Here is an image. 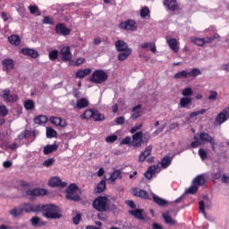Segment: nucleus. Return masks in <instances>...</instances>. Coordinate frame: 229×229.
<instances>
[{
	"label": "nucleus",
	"instance_id": "nucleus-36",
	"mask_svg": "<svg viewBox=\"0 0 229 229\" xmlns=\"http://www.w3.org/2000/svg\"><path fill=\"white\" fill-rule=\"evenodd\" d=\"M47 120H48L47 117L44 114H40L34 117L35 124H46Z\"/></svg>",
	"mask_w": 229,
	"mask_h": 229
},
{
	"label": "nucleus",
	"instance_id": "nucleus-14",
	"mask_svg": "<svg viewBox=\"0 0 229 229\" xmlns=\"http://www.w3.org/2000/svg\"><path fill=\"white\" fill-rule=\"evenodd\" d=\"M170 214L171 213L169 211H166L162 214V217L165 221V224L168 225L169 226H176V225H178V222L173 219V216H171Z\"/></svg>",
	"mask_w": 229,
	"mask_h": 229
},
{
	"label": "nucleus",
	"instance_id": "nucleus-37",
	"mask_svg": "<svg viewBox=\"0 0 229 229\" xmlns=\"http://www.w3.org/2000/svg\"><path fill=\"white\" fill-rule=\"evenodd\" d=\"M94 111L95 109H88L86 110L81 115V119H93L94 117Z\"/></svg>",
	"mask_w": 229,
	"mask_h": 229
},
{
	"label": "nucleus",
	"instance_id": "nucleus-29",
	"mask_svg": "<svg viewBox=\"0 0 229 229\" xmlns=\"http://www.w3.org/2000/svg\"><path fill=\"white\" fill-rule=\"evenodd\" d=\"M228 121V116L226 115V111L220 112L216 117V122L218 123V124H223V123H226Z\"/></svg>",
	"mask_w": 229,
	"mask_h": 229
},
{
	"label": "nucleus",
	"instance_id": "nucleus-31",
	"mask_svg": "<svg viewBox=\"0 0 229 229\" xmlns=\"http://www.w3.org/2000/svg\"><path fill=\"white\" fill-rule=\"evenodd\" d=\"M191 183L195 184L199 188L205 185V176L203 174L196 176Z\"/></svg>",
	"mask_w": 229,
	"mask_h": 229
},
{
	"label": "nucleus",
	"instance_id": "nucleus-5",
	"mask_svg": "<svg viewBox=\"0 0 229 229\" xmlns=\"http://www.w3.org/2000/svg\"><path fill=\"white\" fill-rule=\"evenodd\" d=\"M47 190L44 188H33L32 190L26 191V196H31L32 198H38L41 196H47Z\"/></svg>",
	"mask_w": 229,
	"mask_h": 229
},
{
	"label": "nucleus",
	"instance_id": "nucleus-40",
	"mask_svg": "<svg viewBox=\"0 0 229 229\" xmlns=\"http://www.w3.org/2000/svg\"><path fill=\"white\" fill-rule=\"evenodd\" d=\"M58 132L53 127H47V139H55Z\"/></svg>",
	"mask_w": 229,
	"mask_h": 229
},
{
	"label": "nucleus",
	"instance_id": "nucleus-57",
	"mask_svg": "<svg viewBox=\"0 0 229 229\" xmlns=\"http://www.w3.org/2000/svg\"><path fill=\"white\" fill-rule=\"evenodd\" d=\"M217 91L210 90L208 99H209V101H216V99H217Z\"/></svg>",
	"mask_w": 229,
	"mask_h": 229
},
{
	"label": "nucleus",
	"instance_id": "nucleus-26",
	"mask_svg": "<svg viewBox=\"0 0 229 229\" xmlns=\"http://www.w3.org/2000/svg\"><path fill=\"white\" fill-rule=\"evenodd\" d=\"M179 105L181 108H189L192 105V98L189 97H183L180 99Z\"/></svg>",
	"mask_w": 229,
	"mask_h": 229
},
{
	"label": "nucleus",
	"instance_id": "nucleus-49",
	"mask_svg": "<svg viewBox=\"0 0 229 229\" xmlns=\"http://www.w3.org/2000/svg\"><path fill=\"white\" fill-rule=\"evenodd\" d=\"M193 140L194 141L191 143V148L195 149V148L201 146V141H199V138L198 137V134L193 136Z\"/></svg>",
	"mask_w": 229,
	"mask_h": 229
},
{
	"label": "nucleus",
	"instance_id": "nucleus-63",
	"mask_svg": "<svg viewBox=\"0 0 229 229\" xmlns=\"http://www.w3.org/2000/svg\"><path fill=\"white\" fill-rule=\"evenodd\" d=\"M42 22L43 24H50L51 26L55 24V21H53V20L51 19V16H45Z\"/></svg>",
	"mask_w": 229,
	"mask_h": 229
},
{
	"label": "nucleus",
	"instance_id": "nucleus-25",
	"mask_svg": "<svg viewBox=\"0 0 229 229\" xmlns=\"http://www.w3.org/2000/svg\"><path fill=\"white\" fill-rule=\"evenodd\" d=\"M151 151H153V147L148 146L145 148L143 152L140 154L139 161L140 162H144L149 155H151Z\"/></svg>",
	"mask_w": 229,
	"mask_h": 229
},
{
	"label": "nucleus",
	"instance_id": "nucleus-19",
	"mask_svg": "<svg viewBox=\"0 0 229 229\" xmlns=\"http://www.w3.org/2000/svg\"><path fill=\"white\" fill-rule=\"evenodd\" d=\"M10 216H12V217L13 219H17L19 217H21V216H22L24 214V212L22 211V207L20 205L19 207H15L13 208H12L9 211Z\"/></svg>",
	"mask_w": 229,
	"mask_h": 229
},
{
	"label": "nucleus",
	"instance_id": "nucleus-54",
	"mask_svg": "<svg viewBox=\"0 0 229 229\" xmlns=\"http://www.w3.org/2000/svg\"><path fill=\"white\" fill-rule=\"evenodd\" d=\"M54 165H55V158L53 157L48 158L43 162L44 167H53Z\"/></svg>",
	"mask_w": 229,
	"mask_h": 229
},
{
	"label": "nucleus",
	"instance_id": "nucleus-44",
	"mask_svg": "<svg viewBox=\"0 0 229 229\" xmlns=\"http://www.w3.org/2000/svg\"><path fill=\"white\" fill-rule=\"evenodd\" d=\"M93 120L96 122L105 121V114L99 113V111L95 109V111L93 113Z\"/></svg>",
	"mask_w": 229,
	"mask_h": 229
},
{
	"label": "nucleus",
	"instance_id": "nucleus-9",
	"mask_svg": "<svg viewBox=\"0 0 229 229\" xmlns=\"http://www.w3.org/2000/svg\"><path fill=\"white\" fill-rule=\"evenodd\" d=\"M144 140L142 139V131H138L132 135L131 146L133 148H140Z\"/></svg>",
	"mask_w": 229,
	"mask_h": 229
},
{
	"label": "nucleus",
	"instance_id": "nucleus-22",
	"mask_svg": "<svg viewBox=\"0 0 229 229\" xmlns=\"http://www.w3.org/2000/svg\"><path fill=\"white\" fill-rule=\"evenodd\" d=\"M92 72V69L90 68H86V69H81L76 72L75 73V78H79V80H83L85 76H89Z\"/></svg>",
	"mask_w": 229,
	"mask_h": 229
},
{
	"label": "nucleus",
	"instance_id": "nucleus-51",
	"mask_svg": "<svg viewBox=\"0 0 229 229\" xmlns=\"http://www.w3.org/2000/svg\"><path fill=\"white\" fill-rule=\"evenodd\" d=\"M121 173V170H114L110 175V180L115 182L117 178H123Z\"/></svg>",
	"mask_w": 229,
	"mask_h": 229
},
{
	"label": "nucleus",
	"instance_id": "nucleus-17",
	"mask_svg": "<svg viewBox=\"0 0 229 229\" xmlns=\"http://www.w3.org/2000/svg\"><path fill=\"white\" fill-rule=\"evenodd\" d=\"M114 46L116 51H118L119 53L130 51V49H131L128 47V43L124 42L123 40H117L114 43Z\"/></svg>",
	"mask_w": 229,
	"mask_h": 229
},
{
	"label": "nucleus",
	"instance_id": "nucleus-50",
	"mask_svg": "<svg viewBox=\"0 0 229 229\" xmlns=\"http://www.w3.org/2000/svg\"><path fill=\"white\" fill-rule=\"evenodd\" d=\"M204 114H207V109L192 112L190 114V119H194V117H198V115H204Z\"/></svg>",
	"mask_w": 229,
	"mask_h": 229
},
{
	"label": "nucleus",
	"instance_id": "nucleus-13",
	"mask_svg": "<svg viewBox=\"0 0 229 229\" xmlns=\"http://www.w3.org/2000/svg\"><path fill=\"white\" fill-rule=\"evenodd\" d=\"M21 55H24L25 56H30V58H38L40 55L38 54V51L33 49V48H28L24 47L21 49Z\"/></svg>",
	"mask_w": 229,
	"mask_h": 229
},
{
	"label": "nucleus",
	"instance_id": "nucleus-35",
	"mask_svg": "<svg viewBox=\"0 0 229 229\" xmlns=\"http://www.w3.org/2000/svg\"><path fill=\"white\" fill-rule=\"evenodd\" d=\"M89 106V100L85 98H82L77 100L76 107L81 110V108H87Z\"/></svg>",
	"mask_w": 229,
	"mask_h": 229
},
{
	"label": "nucleus",
	"instance_id": "nucleus-61",
	"mask_svg": "<svg viewBox=\"0 0 229 229\" xmlns=\"http://www.w3.org/2000/svg\"><path fill=\"white\" fill-rule=\"evenodd\" d=\"M30 223H31L32 226H38V225L40 224V217L33 216L30 219Z\"/></svg>",
	"mask_w": 229,
	"mask_h": 229
},
{
	"label": "nucleus",
	"instance_id": "nucleus-12",
	"mask_svg": "<svg viewBox=\"0 0 229 229\" xmlns=\"http://www.w3.org/2000/svg\"><path fill=\"white\" fill-rule=\"evenodd\" d=\"M2 66L4 72H8L15 67V62L13 59L11 58H5L2 61Z\"/></svg>",
	"mask_w": 229,
	"mask_h": 229
},
{
	"label": "nucleus",
	"instance_id": "nucleus-64",
	"mask_svg": "<svg viewBox=\"0 0 229 229\" xmlns=\"http://www.w3.org/2000/svg\"><path fill=\"white\" fill-rule=\"evenodd\" d=\"M221 175H222V172L220 168H218L216 173H213L211 174V177L213 178V180H219V178H221Z\"/></svg>",
	"mask_w": 229,
	"mask_h": 229
},
{
	"label": "nucleus",
	"instance_id": "nucleus-58",
	"mask_svg": "<svg viewBox=\"0 0 229 229\" xmlns=\"http://www.w3.org/2000/svg\"><path fill=\"white\" fill-rule=\"evenodd\" d=\"M192 94H194V92L192 91V88H185L182 90V96H184V98H188L189 96H192Z\"/></svg>",
	"mask_w": 229,
	"mask_h": 229
},
{
	"label": "nucleus",
	"instance_id": "nucleus-59",
	"mask_svg": "<svg viewBox=\"0 0 229 229\" xmlns=\"http://www.w3.org/2000/svg\"><path fill=\"white\" fill-rule=\"evenodd\" d=\"M121 145H127V146H131V138L130 136H126L123 138L121 142Z\"/></svg>",
	"mask_w": 229,
	"mask_h": 229
},
{
	"label": "nucleus",
	"instance_id": "nucleus-56",
	"mask_svg": "<svg viewBox=\"0 0 229 229\" xmlns=\"http://www.w3.org/2000/svg\"><path fill=\"white\" fill-rule=\"evenodd\" d=\"M199 156L200 157L201 160H207L208 157V152L207 150L200 148L199 149Z\"/></svg>",
	"mask_w": 229,
	"mask_h": 229
},
{
	"label": "nucleus",
	"instance_id": "nucleus-43",
	"mask_svg": "<svg viewBox=\"0 0 229 229\" xmlns=\"http://www.w3.org/2000/svg\"><path fill=\"white\" fill-rule=\"evenodd\" d=\"M174 78L175 80H182L184 78H189V72L183 70L182 72H178L174 74Z\"/></svg>",
	"mask_w": 229,
	"mask_h": 229
},
{
	"label": "nucleus",
	"instance_id": "nucleus-28",
	"mask_svg": "<svg viewBox=\"0 0 229 229\" xmlns=\"http://www.w3.org/2000/svg\"><path fill=\"white\" fill-rule=\"evenodd\" d=\"M167 44L174 53H178V51H180V47H178V41L176 38L168 39Z\"/></svg>",
	"mask_w": 229,
	"mask_h": 229
},
{
	"label": "nucleus",
	"instance_id": "nucleus-62",
	"mask_svg": "<svg viewBox=\"0 0 229 229\" xmlns=\"http://www.w3.org/2000/svg\"><path fill=\"white\" fill-rule=\"evenodd\" d=\"M115 140H117V135H115V134L107 136L106 138V142H108L110 144H112L113 142H115Z\"/></svg>",
	"mask_w": 229,
	"mask_h": 229
},
{
	"label": "nucleus",
	"instance_id": "nucleus-45",
	"mask_svg": "<svg viewBox=\"0 0 229 229\" xmlns=\"http://www.w3.org/2000/svg\"><path fill=\"white\" fill-rule=\"evenodd\" d=\"M131 49H129L125 52H122L118 55V60L120 62H124V60H126V58H128V56H130L131 55Z\"/></svg>",
	"mask_w": 229,
	"mask_h": 229
},
{
	"label": "nucleus",
	"instance_id": "nucleus-53",
	"mask_svg": "<svg viewBox=\"0 0 229 229\" xmlns=\"http://www.w3.org/2000/svg\"><path fill=\"white\" fill-rule=\"evenodd\" d=\"M29 10H30V13H32V14L37 13L38 16L42 15V12H40V10H38V6H37V5L29 6Z\"/></svg>",
	"mask_w": 229,
	"mask_h": 229
},
{
	"label": "nucleus",
	"instance_id": "nucleus-24",
	"mask_svg": "<svg viewBox=\"0 0 229 229\" xmlns=\"http://www.w3.org/2000/svg\"><path fill=\"white\" fill-rule=\"evenodd\" d=\"M140 110H142V105H140V104L132 107L131 119H139V117H140V115H142V111H140Z\"/></svg>",
	"mask_w": 229,
	"mask_h": 229
},
{
	"label": "nucleus",
	"instance_id": "nucleus-39",
	"mask_svg": "<svg viewBox=\"0 0 229 229\" xmlns=\"http://www.w3.org/2000/svg\"><path fill=\"white\" fill-rule=\"evenodd\" d=\"M191 42L192 44H195L196 46H199V47L205 46V43H207L205 38H196V37H191Z\"/></svg>",
	"mask_w": 229,
	"mask_h": 229
},
{
	"label": "nucleus",
	"instance_id": "nucleus-4",
	"mask_svg": "<svg viewBox=\"0 0 229 229\" xmlns=\"http://www.w3.org/2000/svg\"><path fill=\"white\" fill-rule=\"evenodd\" d=\"M41 205L33 202H24L21 204V207L25 214H40Z\"/></svg>",
	"mask_w": 229,
	"mask_h": 229
},
{
	"label": "nucleus",
	"instance_id": "nucleus-27",
	"mask_svg": "<svg viewBox=\"0 0 229 229\" xmlns=\"http://www.w3.org/2000/svg\"><path fill=\"white\" fill-rule=\"evenodd\" d=\"M58 150V145L52 144V145H47L43 148L44 155H51V153H55V151Z\"/></svg>",
	"mask_w": 229,
	"mask_h": 229
},
{
	"label": "nucleus",
	"instance_id": "nucleus-42",
	"mask_svg": "<svg viewBox=\"0 0 229 229\" xmlns=\"http://www.w3.org/2000/svg\"><path fill=\"white\" fill-rule=\"evenodd\" d=\"M197 76H201V70L199 68H192L188 72V78H197Z\"/></svg>",
	"mask_w": 229,
	"mask_h": 229
},
{
	"label": "nucleus",
	"instance_id": "nucleus-15",
	"mask_svg": "<svg viewBox=\"0 0 229 229\" xmlns=\"http://www.w3.org/2000/svg\"><path fill=\"white\" fill-rule=\"evenodd\" d=\"M132 195L135 196L136 198H141L142 199H149V193L139 188L132 189Z\"/></svg>",
	"mask_w": 229,
	"mask_h": 229
},
{
	"label": "nucleus",
	"instance_id": "nucleus-10",
	"mask_svg": "<svg viewBox=\"0 0 229 229\" xmlns=\"http://www.w3.org/2000/svg\"><path fill=\"white\" fill-rule=\"evenodd\" d=\"M55 33L63 37H67V35H71V30L64 23H58L55 25Z\"/></svg>",
	"mask_w": 229,
	"mask_h": 229
},
{
	"label": "nucleus",
	"instance_id": "nucleus-6",
	"mask_svg": "<svg viewBox=\"0 0 229 229\" xmlns=\"http://www.w3.org/2000/svg\"><path fill=\"white\" fill-rule=\"evenodd\" d=\"M0 98H2L5 103H15L17 99H19L17 94H10V89H4L3 94L0 95Z\"/></svg>",
	"mask_w": 229,
	"mask_h": 229
},
{
	"label": "nucleus",
	"instance_id": "nucleus-18",
	"mask_svg": "<svg viewBox=\"0 0 229 229\" xmlns=\"http://www.w3.org/2000/svg\"><path fill=\"white\" fill-rule=\"evenodd\" d=\"M142 212H144V209L141 208L129 210V214L131 216H133V217H135L136 219H140V221H146V218L144 217V214H142Z\"/></svg>",
	"mask_w": 229,
	"mask_h": 229
},
{
	"label": "nucleus",
	"instance_id": "nucleus-3",
	"mask_svg": "<svg viewBox=\"0 0 229 229\" xmlns=\"http://www.w3.org/2000/svg\"><path fill=\"white\" fill-rule=\"evenodd\" d=\"M106 80H108V73L104 70H95L89 78V81H91V83H96L97 85L105 83Z\"/></svg>",
	"mask_w": 229,
	"mask_h": 229
},
{
	"label": "nucleus",
	"instance_id": "nucleus-21",
	"mask_svg": "<svg viewBox=\"0 0 229 229\" xmlns=\"http://www.w3.org/2000/svg\"><path fill=\"white\" fill-rule=\"evenodd\" d=\"M158 170V165H151L148 168V170L144 173L145 178L147 180H151L153 178V175L157 173Z\"/></svg>",
	"mask_w": 229,
	"mask_h": 229
},
{
	"label": "nucleus",
	"instance_id": "nucleus-55",
	"mask_svg": "<svg viewBox=\"0 0 229 229\" xmlns=\"http://www.w3.org/2000/svg\"><path fill=\"white\" fill-rule=\"evenodd\" d=\"M149 8H148V6H144L143 8H141V10H140V17L142 18V19H146V17L148 16V15H149Z\"/></svg>",
	"mask_w": 229,
	"mask_h": 229
},
{
	"label": "nucleus",
	"instance_id": "nucleus-48",
	"mask_svg": "<svg viewBox=\"0 0 229 229\" xmlns=\"http://www.w3.org/2000/svg\"><path fill=\"white\" fill-rule=\"evenodd\" d=\"M59 54H60V52H58V50H56V49L50 51L48 54L49 60H51V62H55V60L58 59Z\"/></svg>",
	"mask_w": 229,
	"mask_h": 229
},
{
	"label": "nucleus",
	"instance_id": "nucleus-32",
	"mask_svg": "<svg viewBox=\"0 0 229 229\" xmlns=\"http://www.w3.org/2000/svg\"><path fill=\"white\" fill-rule=\"evenodd\" d=\"M65 198L68 199V201H81V197L76 192L70 194L66 193Z\"/></svg>",
	"mask_w": 229,
	"mask_h": 229
},
{
	"label": "nucleus",
	"instance_id": "nucleus-46",
	"mask_svg": "<svg viewBox=\"0 0 229 229\" xmlns=\"http://www.w3.org/2000/svg\"><path fill=\"white\" fill-rule=\"evenodd\" d=\"M199 189V188L198 186H196L195 184H193L191 182V187L186 189V191H184V194H196V192H198Z\"/></svg>",
	"mask_w": 229,
	"mask_h": 229
},
{
	"label": "nucleus",
	"instance_id": "nucleus-34",
	"mask_svg": "<svg viewBox=\"0 0 229 229\" xmlns=\"http://www.w3.org/2000/svg\"><path fill=\"white\" fill-rule=\"evenodd\" d=\"M198 137L202 142H209L214 139L210 134L205 131L200 132Z\"/></svg>",
	"mask_w": 229,
	"mask_h": 229
},
{
	"label": "nucleus",
	"instance_id": "nucleus-60",
	"mask_svg": "<svg viewBox=\"0 0 229 229\" xmlns=\"http://www.w3.org/2000/svg\"><path fill=\"white\" fill-rule=\"evenodd\" d=\"M0 115L1 117H6V115H8V109L6 108V106H0Z\"/></svg>",
	"mask_w": 229,
	"mask_h": 229
},
{
	"label": "nucleus",
	"instance_id": "nucleus-23",
	"mask_svg": "<svg viewBox=\"0 0 229 229\" xmlns=\"http://www.w3.org/2000/svg\"><path fill=\"white\" fill-rule=\"evenodd\" d=\"M106 189V177H104L97 185V188L95 189V192L98 194H101V192H105Z\"/></svg>",
	"mask_w": 229,
	"mask_h": 229
},
{
	"label": "nucleus",
	"instance_id": "nucleus-8",
	"mask_svg": "<svg viewBox=\"0 0 229 229\" xmlns=\"http://www.w3.org/2000/svg\"><path fill=\"white\" fill-rule=\"evenodd\" d=\"M120 30H128L130 31H137V27L135 26V21L127 20L119 24Z\"/></svg>",
	"mask_w": 229,
	"mask_h": 229
},
{
	"label": "nucleus",
	"instance_id": "nucleus-11",
	"mask_svg": "<svg viewBox=\"0 0 229 229\" xmlns=\"http://www.w3.org/2000/svg\"><path fill=\"white\" fill-rule=\"evenodd\" d=\"M48 185L49 187H60L61 189H64V187H67V182H63L60 177H52L49 180Z\"/></svg>",
	"mask_w": 229,
	"mask_h": 229
},
{
	"label": "nucleus",
	"instance_id": "nucleus-20",
	"mask_svg": "<svg viewBox=\"0 0 229 229\" xmlns=\"http://www.w3.org/2000/svg\"><path fill=\"white\" fill-rule=\"evenodd\" d=\"M150 194L152 196V199H153L154 203H156L159 207H165V205H169V202L167 200H165V199H162V198L157 196V194L153 193L152 191H150Z\"/></svg>",
	"mask_w": 229,
	"mask_h": 229
},
{
	"label": "nucleus",
	"instance_id": "nucleus-16",
	"mask_svg": "<svg viewBox=\"0 0 229 229\" xmlns=\"http://www.w3.org/2000/svg\"><path fill=\"white\" fill-rule=\"evenodd\" d=\"M164 6L170 12H176L178 10V1L177 0H163Z\"/></svg>",
	"mask_w": 229,
	"mask_h": 229
},
{
	"label": "nucleus",
	"instance_id": "nucleus-47",
	"mask_svg": "<svg viewBox=\"0 0 229 229\" xmlns=\"http://www.w3.org/2000/svg\"><path fill=\"white\" fill-rule=\"evenodd\" d=\"M25 110H33L35 108V102L31 99L26 100L24 103Z\"/></svg>",
	"mask_w": 229,
	"mask_h": 229
},
{
	"label": "nucleus",
	"instance_id": "nucleus-30",
	"mask_svg": "<svg viewBox=\"0 0 229 229\" xmlns=\"http://www.w3.org/2000/svg\"><path fill=\"white\" fill-rule=\"evenodd\" d=\"M8 42L9 44H12L13 46H21V37L19 35H11L8 37Z\"/></svg>",
	"mask_w": 229,
	"mask_h": 229
},
{
	"label": "nucleus",
	"instance_id": "nucleus-38",
	"mask_svg": "<svg viewBox=\"0 0 229 229\" xmlns=\"http://www.w3.org/2000/svg\"><path fill=\"white\" fill-rule=\"evenodd\" d=\"M80 187L76 183H71L65 190L66 194H72L73 192H78Z\"/></svg>",
	"mask_w": 229,
	"mask_h": 229
},
{
	"label": "nucleus",
	"instance_id": "nucleus-7",
	"mask_svg": "<svg viewBox=\"0 0 229 229\" xmlns=\"http://www.w3.org/2000/svg\"><path fill=\"white\" fill-rule=\"evenodd\" d=\"M59 55H61L63 62H71V60H72L71 47H64L60 50Z\"/></svg>",
	"mask_w": 229,
	"mask_h": 229
},
{
	"label": "nucleus",
	"instance_id": "nucleus-2",
	"mask_svg": "<svg viewBox=\"0 0 229 229\" xmlns=\"http://www.w3.org/2000/svg\"><path fill=\"white\" fill-rule=\"evenodd\" d=\"M92 207L98 212H108L110 210V204L108 203V197L99 196L92 202Z\"/></svg>",
	"mask_w": 229,
	"mask_h": 229
},
{
	"label": "nucleus",
	"instance_id": "nucleus-41",
	"mask_svg": "<svg viewBox=\"0 0 229 229\" xmlns=\"http://www.w3.org/2000/svg\"><path fill=\"white\" fill-rule=\"evenodd\" d=\"M149 47L152 53H157V46L151 42H145L141 45V49H148Z\"/></svg>",
	"mask_w": 229,
	"mask_h": 229
},
{
	"label": "nucleus",
	"instance_id": "nucleus-52",
	"mask_svg": "<svg viewBox=\"0 0 229 229\" xmlns=\"http://www.w3.org/2000/svg\"><path fill=\"white\" fill-rule=\"evenodd\" d=\"M49 121L52 124H55V126H60L62 123V118L58 116H51L49 118Z\"/></svg>",
	"mask_w": 229,
	"mask_h": 229
},
{
	"label": "nucleus",
	"instance_id": "nucleus-1",
	"mask_svg": "<svg viewBox=\"0 0 229 229\" xmlns=\"http://www.w3.org/2000/svg\"><path fill=\"white\" fill-rule=\"evenodd\" d=\"M62 210L55 204H41L40 213L47 219H62Z\"/></svg>",
	"mask_w": 229,
	"mask_h": 229
},
{
	"label": "nucleus",
	"instance_id": "nucleus-33",
	"mask_svg": "<svg viewBox=\"0 0 229 229\" xmlns=\"http://www.w3.org/2000/svg\"><path fill=\"white\" fill-rule=\"evenodd\" d=\"M172 162L173 157L169 156H165L161 161V166L163 167V169H167V167L171 165Z\"/></svg>",
	"mask_w": 229,
	"mask_h": 229
}]
</instances>
